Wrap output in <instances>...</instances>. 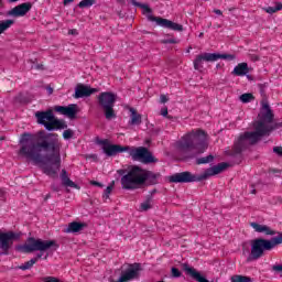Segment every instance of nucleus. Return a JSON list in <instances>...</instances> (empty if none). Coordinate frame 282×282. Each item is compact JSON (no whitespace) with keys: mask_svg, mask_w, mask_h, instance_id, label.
Listing matches in <instances>:
<instances>
[{"mask_svg":"<svg viewBox=\"0 0 282 282\" xmlns=\"http://www.w3.org/2000/svg\"><path fill=\"white\" fill-rule=\"evenodd\" d=\"M20 144L18 154L21 158L31 160L48 177L53 180L58 177L63 143L56 133H46L43 130L35 134L25 132L20 139Z\"/></svg>","mask_w":282,"mask_h":282,"instance_id":"obj_1","label":"nucleus"},{"mask_svg":"<svg viewBox=\"0 0 282 282\" xmlns=\"http://www.w3.org/2000/svg\"><path fill=\"white\" fill-rule=\"evenodd\" d=\"M260 119L253 123L254 131L245 132L239 137L238 142L234 144L231 155H241L242 151L257 144L261 138L270 135L273 129H276L272 123L274 122V112H272L270 105L263 104Z\"/></svg>","mask_w":282,"mask_h":282,"instance_id":"obj_2","label":"nucleus"},{"mask_svg":"<svg viewBox=\"0 0 282 282\" xmlns=\"http://www.w3.org/2000/svg\"><path fill=\"white\" fill-rule=\"evenodd\" d=\"M18 252H23L24 254H31V252H40L36 257L32 258L31 260L24 262L20 265V270H30L43 257L42 252H47V250H53L56 252L58 250V242L56 240H43L40 238L30 237L26 239L24 245H20L15 247Z\"/></svg>","mask_w":282,"mask_h":282,"instance_id":"obj_3","label":"nucleus"},{"mask_svg":"<svg viewBox=\"0 0 282 282\" xmlns=\"http://www.w3.org/2000/svg\"><path fill=\"white\" fill-rule=\"evenodd\" d=\"M100 144H104V153L107 154L108 158H113V155H118V153L128 151L132 160L142 162L143 164H155L158 162V159L144 147L131 148L129 145L107 144V140L100 141Z\"/></svg>","mask_w":282,"mask_h":282,"instance_id":"obj_4","label":"nucleus"},{"mask_svg":"<svg viewBox=\"0 0 282 282\" xmlns=\"http://www.w3.org/2000/svg\"><path fill=\"white\" fill-rule=\"evenodd\" d=\"M228 169V163H219L210 169H207L203 174L195 175L191 172L175 173L169 176V182L171 184H189L191 182H204L207 177H213V175H219L223 171Z\"/></svg>","mask_w":282,"mask_h":282,"instance_id":"obj_5","label":"nucleus"},{"mask_svg":"<svg viewBox=\"0 0 282 282\" xmlns=\"http://www.w3.org/2000/svg\"><path fill=\"white\" fill-rule=\"evenodd\" d=\"M177 147L181 151H195L199 155L208 149L206 132L204 130L189 132L178 141Z\"/></svg>","mask_w":282,"mask_h":282,"instance_id":"obj_6","label":"nucleus"},{"mask_svg":"<svg viewBox=\"0 0 282 282\" xmlns=\"http://www.w3.org/2000/svg\"><path fill=\"white\" fill-rule=\"evenodd\" d=\"M282 243V232H279L278 236L271 238L270 240L263 238H257L251 240V252L247 258L248 263L251 261H259L265 251L274 250L276 246Z\"/></svg>","mask_w":282,"mask_h":282,"instance_id":"obj_7","label":"nucleus"},{"mask_svg":"<svg viewBox=\"0 0 282 282\" xmlns=\"http://www.w3.org/2000/svg\"><path fill=\"white\" fill-rule=\"evenodd\" d=\"M118 175H121V186L126 191H135L144 185V170L138 165L129 166L128 170H118Z\"/></svg>","mask_w":282,"mask_h":282,"instance_id":"obj_8","label":"nucleus"},{"mask_svg":"<svg viewBox=\"0 0 282 282\" xmlns=\"http://www.w3.org/2000/svg\"><path fill=\"white\" fill-rule=\"evenodd\" d=\"M39 124H43L46 131H54L56 129H67V123L63 120L54 118V112L52 110L37 111L35 113Z\"/></svg>","mask_w":282,"mask_h":282,"instance_id":"obj_9","label":"nucleus"},{"mask_svg":"<svg viewBox=\"0 0 282 282\" xmlns=\"http://www.w3.org/2000/svg\"><path fill=\"white\" fill-rule=\"evenodd\" d=\"M116 100H118L117 94L111 91L99 94L98 102L105 113L106 120H113V118H116V110H113V107H116Z\"/></svg>","mask_w":282,"mask_h":282,"instance_id":"obj_10","label":"nucleus"},{"mask_svg":"<svg viewBox=\"0 0 282 282\" xmlns=\"http://www.w3.org/2000/svg\"><path fill=\"white\" fill-rule=\"evenodd\" d=\"M219 58H223L224 61H234L235 55L219 53H203L197 55L196 58L194 59V68L197 70L204 69V62L215 63V61H219Z\"/></svg>","mask_w":282,"mask_h":282,"instance_id":"obj_11","label":"nucleus"},{"mask_svg":"<svg viewBox=\"0 0 282 282\" xmlns=\"http://www.w3.org/2000/svg\"><path fill=\"white\" fill-rule=\"evenodd\" d=\"M19 239H21V235L14 231L0 232V250H2L0 254H10V248Z\"/></svg>","mask_w":282,"mask_h":282,"instance_id":"obj_12","label":"nucleus"},{"mask_svg":"<svg viewBox=\"0 0 282 282\" xmlns=\"http://www.w3.org/2000/svg\"><path fill=\"white\" fill-rule=\"evenodd\" d=\"M150 21L156 22V25H160L161 28H165L166 30H173L174 32H184V25L180 23H175L169 19H164L161 17H149Z\"/></svg>","mask_w":282,"mask_h":282,"instance_id":"obj_13","label":"nucleus"},{"mask_svg":"<svg viewBox=\"0 0 282 282\" xmlns=\"http://www.w3.org/2000/svg\"><path fill=\"white\" fill-rule=\"evenodd\" d=\"M30 10H32V2H24L22 4H19L17 7H14L13 9L9 10L7 12L8 17H25V14H28L30 12Z\"/></svg>","mask_w":282,"mask_h":282,"instance_id":"obj_14","label":"nucleus"},{"mask_svg":"<svg viewBox=\"0 0 282 282\" xmlns=\"http://www.w3.org/2000/svg\"><path fill=\"white\" fill-rule=\"evenodd\" d=\"M54 110L62 116H66L67 118L74 119L78 113V105L70 104L68 106H55Z\"/></svg>","mask_w":282,"mask_h":282,"instance_id":"obj_15","label":"nucleus"},{"mask_svg":"<svg viewBox=\"0 0 282 282\" xmlns=\"http://www.w3.org/2000/svg\"><path fill=\"white\" fill-rule=\"evenodd\" d=\"M91 94H98V88H90L87 85L78 84L75 88L74 98H89Z\"/></svg>","mask_w":282,"mask_h":282,"instance_id":"obj_16","label":"nucleus"},{"mask_svg":"<svg viewBox=\"0 0 282 282\" xmlns=\"http://www.w3.org/2000/svg\"><path fill=\"white\" fill-rule=\"evenodd\" d=\"M251 228H253V230L256 232H262L263 235L270 236V237H274V235H276V232L268 227L267 225H260L258 223H251L250 224Z\"/></svg>","mask_w":282,"mask_h":282,"instance_id":"obj_17","label":"nucleus"},{"mask_svg":"<svg viewBox=\"0 0 282 282\" xmlns=\"http://www.w3.org/2000/svg\"><path fill=\"white\" fill-rule=\"evenodd\" d=\"M143 176H144V184H149V186H153L158 184V177H160V174H155L151 171L143 170Z\"/></svg>","mask_w":282,"mask_h":282,"instance_id":"obj_18","label":"nucleus"},{"mask_svg":"<svg viewBox=\"0 0 282 282\" xmlns=\"http://www.w3.org/2000/svg\"><path fill=\"white\" fill-rule=\"evenodd\" d=\"M83 228H87V224L73 221V223L68 224V227L65 229V232L76 234V232H80V230H83Z\"/></svg>","mask_w":282,"mask_h":282,"instance_id":"obj_19","label":"nucleus"},{"mask_svg":"<svg viewBox=\"0 0 282 282\" xmlns=\"http://www.w3.org/2000/svg\"><path fill=\"white\" fill-rule=\"evenodd\" d=\"M130 121L129 124L132 126H140L142 124V115L138 113V111L134 108H130Z\"/></svg>","mask_w":282,"mask_h":282,"instance_id":"obj_20","label":"nucleus"},{"mask_svg":"<svg viewBox=\"0 0 282 282\" xmlns=\"http://www.w3.org/2000/svg\"><path fill=\"white\" fill-rule=\"evenodd\" d=\"M249 73L248 63H240L232 70L234 76H246Z\"/></svg>","mask_w":282,"mask_h":282,"instance_id":"obj_21","label":"nucleus"},{"mask_svg":"<svg viewBox=\"0 0 282 282\" xmlns=\"http://www.w3.org/2000/svg\"><path fill=\"white\" fill-rule=\"evenodd\" d=\"M59 177L62 180L63 186L76 188V183H74V181H70L69 176L67 175V170H62Z\"/></svg>","mask_w":282,"mask_h":282,"instance_id":"obj_22","label":"nucleus"},{"mask_svg":"<svg viewBox=\"0 0 282 282\" xmlns=\"http://www.w3.org/2000/svg\"><path fill=\"white\" fill-rule=\"evenodd\" d=\"M12 25H14L13 20L0 21V34H3V32H6V30L10 29V26H12Z\"/></svg>","mask_w":282,"mask_h":282,"instance_id":"obj_23","label":"nucleus"},{"mask_svg":"<svg viewBox=\"0 0 282 282\" xmlns=\"http://www.w3.org/2000/svg\"><path fill=\"white\" fill-rule=\"evenodd\" d=\"M215 160V156L213 154H209L207 156H203L196 160V164H210Z\"/></svg>","mask_w":282,"mask_h":282,"instance_id":"obj_24","label":"nucleus"},{"mask_svg":"<svg viewBox=\"0 0 282 282\" xmlns=\"http://www.w3.org/2000/svg\"><path fill=\"white\" fill-rule=\"evenodd\" d=\"M151 202H152V198L151 196H149L145 202L141 203L140 210L141 212L151 210V208H153V206L151 205Z\"/></svg>","mask_w":282,"mask_h":282,"instance_id":"obj_25","label":"nucleus"},{"mask_svg":"<svg viewBox=\"0 0 282 282\" xmlns=\"http://www.w3.org/2000/svg\"><path fill=\"white\" fill-rule=\"evenodd\" d=\"M231 282H252V279L246 275H232Z\"/></svg>","mask_w":282,"mask_h":282,"instance_id":"obj_26","label":"nucleus"},{"mask_svg":"<svg viewBox=\"0 0 282 282\" xmlns=\"http://www.w3.org/2000/svg\"><path fill=\"white\" fill-rule=\"evenodd\" d=\"M279 10H282V3L281 2H276L275 7H268L265 9V12H268V14H274V12H279Z\"/></svg>","mask_w":282,"mask_h":282,"instance_id":"obj_27","label":"nucleus"},{"mask_svg":"<svg viewBox=\"0 0 282 282\" xmlns=\"http://www.w3.org/2000/svg\"><path fill=\"white\" fill-rule=\"evenodd\" d=\"M94 3H96V0H82L78 3V8H91V6H94Z\"/></svg>","mask_w":282,"mask_h":282,"instance_id":"obj_28","label":"nucleus"},{"mask_svg":"<svg viewBox=\"0 0 282 282\" xmlns=\"http://www.w3.org/2000/svg\"><path fill=\"white\" fill-rule=\"evenodd\" d=\"M240 100L241 102H250L251 100H254V96H252V94H242Z\"/></svg>","mask_w":282,"mask_h":282,"instance_id":"obj_29","label":"nucleus"},{"mask_svg":"<svg viewBox=\"0 0 282 282\" xmlns=\"http://www.w3.org/2000/svg\"><path fill=\"white\" fill-rule=\"evenodd\" d=\"M64 140H72L74 138V131L72 129H67L63 132Z\"/></svg>","mask_w":282,"mask_h":282,"instance_id":"obj_30","label":"nucleus"},{"mask_svg":"<svg viewBox=\"0 0 282 282\" xmlns=\"http://www.w3.org/2000/svg\"><path fill=\"white\" fill-rule=\"evenodd\" d=\"M173 279H180L182 276V271L175 267L171 270Z\"/></svg>","mask_w":282,"mask_h":282,"instance_id":"obj_31","label":"nucleus"},{"mask_svg":"<svg viewBox=\"0 0 282 282\" xmlns=\"http://www.w3.org/2000/svg\"><path fill=\"white\" fill-rule=\"evenodd\" d=\"M26 101L25 96H23L21 93L14 97V102H19L20 105Z\"/></svg>","mask_w":282,"mask_h":282,"instance_id":"obj_32","label":"nucleus"},{"mask_svg":"<svg viewBox=\"0 0 282 282\" xmlns=\"http://www.w3.org/2000/svg\"><path fill=\"white\" fill-rule=\"evenodd\" d=\"M111 191H113V185L107 186V188L104 192V199H109V195H111Z\"/></svg>","mask_w":282,"mask_h":282,"instance_id":"obj_33","label":"nucleus"},{"mask_svg":"<svg viewBox=\"0 0 282 282\" xmlns=\"http://www.w3.org/2000/svg\"><path fill=\"white\" fill-rule=\"evenodd\" d=\"M162 43L164 45H175L177 43V40L176 39H167V40H163Z\"/></svg>","mask_w":282,"mask_h":282,"instance_id":"obj_34","label":"nucleus"},{"mask_svg":"<svg viewBox=\"0 0 282 282\" xmlns=\"http://www.w3.org/2000/svg\"><path fill=\"white\" fill-rule=\"evenodd\" d=\"M137 8H142L144 13L151 14V8H149V6H147V4L140 3V6H138Z\"/></svg>","mask_w":282,"mask_h":282,"instance_id":"obj_35","label":"nucleus"},{"mask_svg":"<svg viewBox=\"0 0 282 282\" xmlns=\"http://www.w3.org/2000/svg\"><path fill=\"white\" fill-rule=\"evenodd\" d=\"M273 153L279 155V158H282V147H274L273 148Z\"/></svg>","mask_w":282,"mask_h":282,"instance_id":"obj_36","label":"nucleus"},{"mask_svg":"<svg viewBox=\"0 0 282 282\" xmlns=\"http://www.w3.org/2000/svg\"><path fill=\"white\" fill-rule=\"evenodd\" d=\"M161 116H163L164 118H171L169 116V108H162L161 109Z\"/></svg>","mask_w":282,"mask_h":282,"instance_id":"obj_37","label":"nucleus"},{"mask_svg":"<svg viewBox=\"0 0 282 282\" xmlns=\"http://www.w3.org/2000/svg\"><path fill=\"white\" fill-rule=\"evenodd\" d=\"M160 102H161L162 105L169 102V97H166V95H161V96H160Z\"/></svg>","mask_w":282,"mask_h":282,"instance_id":"obj_38","label":"nucleus"},{"mask_svg":"<svg viewBox=\"0 0 282 282\" xmlns=\"http://www.w3.org/2000/svg\"><path fill=\"white\" fill-rule=\"evenodd\" d=\"M31 69H45V67L43 66V64H36L35 66H32Z\"/></svg>","mask_w":282,"mask_h":282,"instance_id":"obj_39","label":"nucleus"},{"mask_svg":"<svg viewBox=\"0 0 282 282\" xmlns=\"http://www.w3.org/2000/svg\"><path fill=\"white\" fill-rule=\"evenodd\" d=\"M90 184H91L93 186H98L99 188H102V186H104L102 183L97 182V181H91Z\"/></svg>","mask_w":282,"mask_h":282,"instance_id":"obj_40","label":"nucleus"},{"mask_svg":"<svg viewBox=\"0 0 282 282\" xmlns=\"http://www.w3.org/2000/svg\"><path fill=\"white\" fill-rule=\"evenodd\" d=\"M0 199L1 202H4L6 199V191H3L2 188H0Z\"/></svg>","mask_w":282,"mask_h":282,"instance_id":"obj_41","label":"nucleus"},{"mask_svg":"<svg viewBox=\"0 0 282 282\" xmlns=\"http://www.w3.org/2000/svg\"><path fill=\"white\" fill-rule=\"evenodd\" d=\"M250 61H252L253 63H257V61H259V55H250Z\"/></svg>","mask_w":282,"mask_h":282,"instance_id":"obj_42","label":"nucleus"},{"mask_svg":"<svg viewBox=\"0 0 282 282\" xmlns=\"http://www.w3.org/2000/svg\"><path fill=\"white\" fill-rule=\"evenodd\" d=\"M46 91L48 96H52V94H54V88H52L51 86H46Z\"/></svg>","mask_w":282,"mask_h":282,"instance_id":"obj_43","label":"nucleus"},{"mask_svg":"<svg viewBox=\"0 0 282 282\" xmlns=\"http://www.w3.org/2000/svg\"><path fill=\"white\" fill-rule=\"evenodd\" d=\"M214 13L215 14H218V17H221L224 13L221 12V10H219V9H215L214 10Z\"/></svg>","mask_w":282,"mask_h":282,"instance_id":"obj_44","label":"nucleus"},{"mask_svg":"<svg viewBox=\"0 0 282 282\" xmlns=\"http://www.w3.org/2000/svg\"><path fill=\"white\" fill-rule=\"evenodd\" d=\"M69 3H74V0H64V6H69Z\"/></svg>","mask_w":282,"mask_h":282,"instance_id":"obj_45","label":"nucleus"},{"mask_svg":"<svg viewBox=\"0 0 282 282\" xmlns=\"http://www.w3.org/2000/svg\"><path fill=\"white\" fill-rule=\"evenodd\" d=\"M68 34H78V31L76 29L69 30Z\"/></svg>","mask_w":282,"mask_h":282,"instance_id":"obj_46","label":"nucleus"},{"mask_svg":"<svg viewBox=\"0 0 282 282\" xmlns=\"http://www.w3.org/2000/svg\"><path fill=\"white\" fill-rule=\"evenodd\" d=\"M251 195H257V189L254 188V185H251Z\"/></svg>","mask_w":282,"mask_h":282,"instance_id":"obj_47","label":"nucleus"},{"mask_svg":"<svg viewBox=\"0 0 282 282\" xmlns=\"http://www.w3.org/2000/svg\"><path fill=\"white\" fill-rule=\"evenodd\" d=\"M89 158H91V160H98V154H90Z\"/></svg>","mask_w":282,"mask_h":282,"instance_id":"obj_48","label":"nucleus"},{"mask_svg":"<svg viewBox=\"0 0 282 282\" xmlns=\"http://www.w3.org/2000/svg\"><path fill=\"white\" fill-rule=\"evenodd\" d=\"M134 6H141L140 2H137L135 0H131Z\"/></svg>","mask_w":282,"mask_h":282,"instance_id":"obj_49","label":"nucleus"},{"mask_svg":"<svg viewBox=\"0 0 282 282\" xmlns=\"http://www.w3.org/2000/svg\"><path fill=\"white\" fill-rule=\"evenodd\" d=\"M19 0H9L10 3H17Z\"/></svg>","mask_w":282,"mask_h":282,"instance_id":"obj_50","label":"nucleus"},{"mask_svg":"<svg viewBox=\"0 0 282 282\" xmlns=\"http://www.w3.org/2000/svg\"><path fill=\"white\" fill-rule=\"evenodd\" d=\"M53 191H55L56 193H58V187H53Z\"/></svg>","mask_w":282,"mask_h":282,"instance_id":"obj_51","label":"nucleus"},{"mask_svg":"<svg viewBox=\"0 0 282 282\" xmlns=\"http://www.w3.org/2000/svg\"><path fill=\"white\" fill-rule=\"evenodd\" d=\"M198 36H199V39H202V36H204V33H199V35H198Z\"/></svg>","mask_w":282,"mask_h":282,"instance_id":"obj_52","label":"nucleus"},{"mask_svg":"<svg viewBox=\"0 0 282 282\" xmlns=\"http://www.w3.org/2000/svg\"><path fill=\"white\" fill-rule=\"evenodd\" d=\"M232 10H235V8H230V9H229V12H232Z\"/></svg>","mask_w":282,"mask_h":282,"instance_id":"obj_53","label":"nucleus"},{"mask_svg":"<svg viewBox=\"0 0 282 282\" xmlns=\"http://www.w3.org/2000/svg\"><path fill=\"white\" fill-rule=\"evenodd\" d=\"M0 8H1V1H0Z\"/></svg>","mask_w":282,"mask_h":282,"instance_id":"obj_54","label":"nucleus"}]
</instances>
